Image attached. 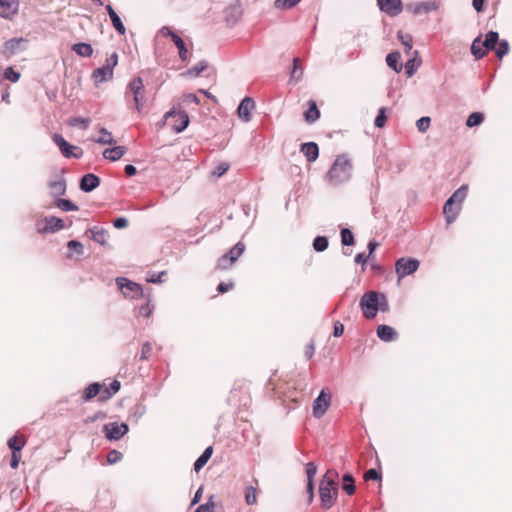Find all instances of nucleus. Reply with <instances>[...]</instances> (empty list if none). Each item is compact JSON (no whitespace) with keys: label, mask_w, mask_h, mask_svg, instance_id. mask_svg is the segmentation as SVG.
<instances>
[{"label":"nucleus","mask_w":512,"mask_h":512,"mask_svg":"<svg viewBox=\"0 0 512 512\" xmlns=\"http://www.w3.org/2000/svg\"><path fill=\"white\" fill-rule=\"evenodd\" d=\"M337 478L338 472L334 469H328L320 481L319 497L321 508L324 510L331 509L337 499L339 488Z\"/></svg>","instance_id":"1"},{"label":"nucleus","mask_w":512,"mask_h":512,"mask_svg":"<svg viewBox=\"0 0 512 512\" xmlns=\"http://www.w3.org/2000/svg\"><path fill=\"white\" fill-rule=\"evenodd\" d=\"M352 163L347 154H341L336 157L331 168L327 172L326 178L332 185H339L351 178Z\"/></svg>","instance_id":"2"},{"label":"nucleus","mask_w":512,"mask_h":512,"mask_svg":"<svg viewBox=\"0 0 512 512\" xmlns=\"http://www.w3.org/2000/svg\"><path fill=\"white\" fill-rule=\"evenodd\" d=\"M359 306L366 319H373L379 311V293L369 291L364 293L359 301Z\"/></svg>","instance_id":"3"},{"label":"nucleus","mask_w":512,"mask_h":512,"mask_svg":"<svg viewBox=\"0 0 512 512\" xmlns=\"http://www.w3.org/2000/svg\"><path fill=\"white\" fill-rule=\"evenodd\" d=\"M164 118L177 133L184 131L189 124L188 114L183 110H176V108H172L170 111L166 112Z\"/></svg>","instance_id":"4"},{"label":"nucleus","mask_w":512,"mask_h":512,"mask_svg":"<svg viewBox=\"0 0 512 512\" xmlns=\"http://www.w3.org/2000/svg\"><path fill=\"white\" fill-rule=\"evenodd\" d=\"M245 245L242 242L235 244L227 253L222 255L217 261V268L226 270L243 254Z\"/></svg>","instance_id":"5"},{"label":"nucleus","mask_w":512,"mask_h":512,"mask_svg":"<svg viewBox=\"0 0 512 512\" xmlns=\"http://www.w3.org/2000/svg\"><path fill=\"white\" fill-rule=\"evenodd\" d=\"M27 39L23 37H15L6 41L0 48V54L6 59L24 51L27 46Z\"/></svg>","instance_id":"6"},{"label":"nucleus","mask_w":512,"mask_h":512,"mask_svg":"<svg viewBox=\"0 0 512 512\" xmlns=\"http://www.w3.org/2000/svg\"><path fill=\"white\" fill-rule=\"evenodd\" d=\"M420 262L415 258L402 257L395 263V272L400 281L404 277L413 274L419 268Z\"/></svg>","instance_id":"7"},{"label":"nucleus","mask_w":512,"mask_h":512,"mask_svg":"<svg viewBox=\"0 0 512 512\" xmlns=\"http://www.w3.org/2000/svg\"><path fill=\"white\" fill-rule=\"evenodd\" d=\"M54 143L59 147L62 155L66 158L79 159L83 155L81 148L69 144L62 135L55 133L52 137Z\"/></svg>","instance_id":"8"},{"label":"nucleus","mask_w":512,"mask_h":512,"mask_svg":"<svg viewBox=\"0 0 512 512\" xmlns=\"http://www.w3.org/2000/svg\"><path fill=\"white\" fill-rule=\"evenodd\" d=\"M128 431L129 426L126 423L110 422L103 426V432L109 441L121 439Z\"/></svg>","instance_id":"9"},{"label":"nucleus","mask_w":512,"mask_h":512,"mask_svg":"<svg viewBox=\"0 0 512 512\" xmlns=\"http://www.w3.org/2000/svg\"><path fill=\"white\" fill-rule=\"evenodd\" d=\"M116 283L126 297L136 298L143 294L142 287L138 283L130 281L127 278L118 277L116 279Z\"/></svg>","instance_id":"10"},{"label":"nucleus","mask_w":512,"mask_h":512,"mask_svg":"<svg viewBox=\"0 0 512 512\" xmlns=\"http://www.w3.org/2000/svg\"><path fill=\"white\" fill-rule=\"evenodd\" d=\"M129 88L133 93L134 102L136 109L141 111L146 99H145V87L141 77L134 78L129 83Z\"/></svg>","instance_id":"11"},{"label":"nucleus","mask_w":512,"mask_h":512,"mask_svg":"<svg viewBox=\"0 0 512 512\" xmlns=\"http://www.w3.org/2000/svg\"><path fill=\"white\" fill-rule=\"evenodd\" d=\"M330 403L331 394L327 393L326 390L323 389L313 402V416L315 418H321L328 410Z\"/></svg>","instance_id":"12"},{"label":"nucleus","mask_w":512,"mask_h":512,"mask_svg":"<svg viewBox=\"0 0 512 512\" xmlns=\"http://www.w3.org/2000/svg\"><path fill=\"white\" fill-rule=\"evenodd\" d=\"M43 223L44 226L37 224V231L40 234L56 233L65 228L63 220L55 216H46Z\"/></svg>","instance_id":"13"},{"label":"nucleus","mask_w":512,"mask_h":512,"mask_svg":"<svg viewBox=\"0 0 512 512\" xmlns=\"http://www.w3.org/2000/svg\"><path fill=\"white\" fill-rule=\"evenodd\" d=\"M377 2L380 10L391 17L399 15L403 10L401 0H377Z\"/></svg>","instance_id":"14"},{"label":"nucleus","mask_w":512,"mask_h":512,"mask_svg":"<svg viewBox=\"0 0 512 512\" xmlns=\"http://www.w3.org/2000/svg\"><path fill=\"white\" fill-rule=\"evenodd\" d=\"M99 185H100V178L93 173L85 174L84 176L81 177L80 182H79L80 189L85 193L92 192Z\"/></svg>","instance_id":"15"},{"label":"nucleus","mask_w":512,"mask_h":512,"mask_svg":"<svg viewBox=\"0 0 512 512\" xmlns=\"http://www.w3.org/2000/svg\"><path fill=\"white\" fill-rule=\"evenodd\" d=\"M255 107V102L250 97H245L239 104L237 108V113L240 118H242L245 122L251 120V111Z\"/></svg>","instance_id":"16"},{"label":"nucleus","mask_w":512,"mask_h":512,"mask_svg":"<svg viewBox=\"0 0 512 512\" xmlns=\"http://www.w3.org/2000/svg\"><path fill=\"white\" fill-rule=\"evenodd\" d=\"M18 7L16 0H0V16L10 19L17 14Z\"/></svg>","instance_id":"17"},{"label":"nucleus","mask_w":512,"mask_h":512,"mask_svg":"<svg viewBox=\"0 0 512 512\" xmlns=\"http://www.w3.org/2000/svg\"><path fill=\"white\" fill-rule=\"evenodd\" d=\"M317 473V466L313 462H308L306 464V475H307V492H308V502H312L314 498V483L313 479Z\"/></svg>","instance_id":"18"},{"label":"nucleus","mask_w":512,"mask_h":512,"mask_svg":"<svg viewBox=\"0 0 512 512\" xmlns=\"http://www.w3.org/2000/svg\"><path fill=\"white\" fill-rule=\"evenodd\" d=\"M300 151L308 162H314L319 156V147L315 142H306L301 145Z\"/></svg>","instance_id":"19"},{"label":"nucleus","mask_w":512,"mask_h":512,"mask_svg":"<svg viewBox=\"0 0 512 512\" xmlns=\"http://www.w3.org/2000/svg\"><path fill=\"white\" fill-rule=\"evenodd\" d=\"M377 336L384 342H391L397 339V332L393 327L381 324L377 327Z\"/></svg>","instance_id":"20"},{"label":"nucleus","mask_w":512,"mask_h":512,"mask_svg":"<svg viewBox=\"0 0 512 512\" xmlns=\"http://www.w3.org/2000/svg\"><path fill=\"white\" fill-rule=\"evenodd\" d=\"M438 7H439V5L435 1H424V2L415 3L413 6H411L410 9L413 12V14L419 15V14L435 11L438 9Z\"/></svg>","instance_id":"21"},{"label":"nucleus","mask_w":512,"mask_h":512,"mask_svg":"<svg viewBox=\"0 0 512 512\" xmlns=\"http://www.w3.org/2000/svg\"><path fill=\"white\" fill-rule=\"evenodd\" d=\"M467 193L468 185L463 184L448 198V204H454L461 208L463 201L467 197Z\"/></svg>","instance_id":"22"},{"label":"nucleus","mask_w":512,"mask_h":512,"mask_svg":"<svg viewBox=\"0 0 512 512\" xmlns=\"http://www.w3.org/2000/svg\"><path fill=\"white\" fill-rule=\"evenodd\" d=\"M92 78L94 79L95 83L106 82L113 78V71H110L106 67L102 66L93 71Z\"/></svg>","instance_id":"23"},{"label":"nucleus","mask_w":512,"mask_h":512,"mask_svg":"<svg viewBox=\"0 0 512 512\" xmlns=\"http://www.w3.org/2000/svg\"><path fill=\"white\" fill-rule=\"evenodd\" d=\"M126 153L124 146H115L113 148H107L103 151V157L110 161L119 160Z\"/></svg>","instance_id":"24"},{"label":"nucleus","mask_w":512,"mask_h":512,"mask_svg":"<svg viewBox=\"0 0 512 512\" xmlns=\"http://www.w3.org/2000/svg\"><path fill=\"white\" fill-rule=\"evenodd\" d=\"M207 67L208 62L206 60H201L196 65L186 70L182 75L189 78H196L199 77L201 73L207 69Z\"/></svg>","instance_id":"25"},{"label":"nucleus","mask_w":512,"mask_h":512,"mask_svg":"<svg viewBox=\"0 0 512 512\" xmlns=\"http://www.w3.org/2000/svg\"><path fill=\"white\" fill-rule=\"evenodd\" d=\"M461 208L454 205V204H448V201L445 202L443 207V212L446 218V221L448 224H451L454 222L460 212Z\"/></svg>","instance_id":"26"},{"label":"nucleus","mask_w":512,"mask_h":512,"mask_svg":"<svg viewBox=\"0 0 512 512\" xmlns=\"http://www.w3.org/2000/svg\"><path fill=\"white\" fill-rule=\"evenodd\" d=\"M67 248L69 250L68 254H67V258H69V259H72L74 257V255H77V257H80L84 253L83 244L77 240H70L67 243Z\"/></svg>","instance_id":"27"},{"label":"nucleus","mask_w":512,"mask_h":512,"mask_svg":"<svg viewBox=\"0 0 512 512\" xmlns=\"http://www.w3.org/2000/svg\"><path fill=\"white\" fill-rule=\"evenodd\" d=\"M50 193L53 197H59L66 192V182L64 179L49 182Z\"/></svg>","instance_id":"28"},{"label":"nucleus","mask_w":512,"mask_h":512,"mask_svg":"<svg viewBox=\"0 0 512 512\" xmlns=\"http://www.w3.org/2000/svg\"><path fill=\"white\" fill-rule=\"evenodd\" d=\"M213 453V447L209 446L207 447L204 452L197 458V460L194 462V470L195 472H199L208 462V460L211 458Z\"/></svg>","instance_id":"29"},{"label":"nucleus","mask_w":512,"mask_h":512,"mask_svg":"<svg viewBox=\"0 0 512 512\" xmlns=\"http://www.w3.org/2000/svg\"><path fill=\"white\" fill-rule=\"evenodd\" d=\"M71 49L77 55L82 57H90L93 54V48L91 44L85 42L76 43L72 46Z\"/></svg>","instance_id":"30"},{"label":"nucleus","mask_w":512,"mask_h":512,"mask_svg":"<svg viewBox=\"0 0 512 512\" xmlns=\"http://www.w3.org/2000/svg\"><path fill=\"white\" fill-rule=\"evenodd\" d=\"M498 42H499V34H498V32H496V31H489L486 34V38L483 41L482 46H484V48L486 49V52H487V51L495 49V47L498 44Z\"/></svg>","instance_id":"31"},{"label":"nucleus","mask_w":512,"mask_h":512,"mask_svg":"<svg viewBox=\"0 0 512 512\" xmlns=\"http://www.w3.org/2000/svg\"><path fill=\"white\" fill-rule=\"evenodd\" d=\"M481 36L476 37L471 45V53L476 59H481L486 55V49L482 46Z\"/></svg>","instance_id":"32"},{"label":"nucleus","mask_w":512,"mask_h":512,"mask_svg":"<svg viewBox=\"0 0 512 512\" xmlns=\"http://www.w3.org/2000/svg\"><path fill=\"white\" fill-rule=\"evenodd\" d=\"M303 73H304V69L300 65V59L297 57L294 58L292 71L290 74V81H293L295 83L299 82L302 79Z\"/></svg>","instance_id":"33"},{"label":"nucleus","mask_w":512,"mask_h":512,"mask_svg":"<svg viewBox=\"0 0 512 512\" xmlns=\"http://www.w3.org/2000/svg\"><path fill=\"white\" fill-rule=\"evenodd\" d=\"M342 480H343L342 490L347 495H353L356 490V486H355V482H354V478H353L352 474H350V473L344 474L342 477Z\"/></svg>","instance_id":"34"},{"label":"nucleus","mask_w":512,"mask_h":512,"mask_svg":"<svg viewBox=\"0 0 512 512\" xmlns=\"http://www.w3.org/2000/svg\"><path fill=\"white\" fill-rule=\"evenodd\" d=\"M102 385L98 382L91 383L88 385V387L85 389L84 394L82 396V399L84 401H89L95 396H97L101 391Z\"/></svg>","instance_id":"35"},{"label":"nucleus","mask_w":512,"mask_h":512,"mask_svg":"<svg viewBox=\"0 0 512 512\" xmlns=\"http://www.w3.org/2000/svg\"><path fill=\"white\" fill-rule=\"evenodd\" d=\"M400 58L401 55L399 52H391L386 56V63L395 72H400L402 70V65L399 64Z\"/></svg>","instance_id":"36"},{"label":"nucleus","mask_w":512,"mask_h":512,"mask_svg":"<svg viewBox=\"0 0 512 512\" xmlns=\"http://www.w3.org/2000/svg\"><path fill=\"white\" fill-rule=\"evenodd\" d=\"M89 232L92 234V239L99 243L100 245H105L107 242L108 232L105 229H99L97 227H93L89 229Z\"/></svg>","instance_id":"37"},{"label":"nucleus","mask_w":512,"mask_h":512,"mask_svg":"<svg viewBox=\"0 0 512 512\" xmlns=\"http://www.w3.org/2000/svg\"><path fill=\"white\" fill-rule=\"evenodd\" d=\"M54 204L57 208L65 212L77 211L79 209L78 206L69 199L57 198Z\"/></svg>","instance_id":"38"},{"label":"nucleus","mask_w":512,"mask_h":512,"mask_svg":"<svg viewBox=\"0 0 512 512\" xmlns=\"http://www.w3.org/2000/svg\"><path fill=\"white\" fill-rule=\"evenodd\" d=\"M173 42L178 49L179 58L181 61L186 62L189 57V52L185 46V42L180 36H174Z\"/></svg>","instance_id":"39"},{"label":"nucleus","mask_w":512,"mask_h":512,"mask_svg":"<svg viewBox=\"0 0 512 512\" xmlns=\"http://www.w3.org/2000/svg\"><path fill=\"white\" fill-rule=\"evenodd\" d=\"M397 38L404 46V50L406 54H409L413 47V38L412 35L408 33H404L402 31H398Z\"/></svg>","instance_id":"40"},{"label":"nucleus","mask_w":512,"mask_h":512,"mask_svg":"<svg viewBox=\"0 0 512 512\" xmlns=\"http://www.w3.org/2000/svg\"><path fill=\"white\" fill-rule=\"evenodd\" d=\"M305 120L308 123H314L318 118L320 117V111L317 108V105L315 102L311 101V105L309 109L304 114Z\"/></svg>","instance_id":"41"},{"label":"nucleus","mask_w":512,"mask_h":512,"mask_svg":"<svg viewBox=\"0 0 512 512\" xmlns=\"http://www.w3.org/2000/svg\"><path fill=\"white\" fill-rule=\"evenodd\" d=\"M120 382L117 381V380H114L110 383L109 387L107 389H105L101 395H100V398L102 400H106V399H109L110 397H112L114 394H116L119 389H120Z\"/></svg>","instance_id":"42"},{"label":"nucleus","mask_w":512,"mask_h":512,"mask_svg":"<svg viewBox=\"0 0 512 512\" xmlns=\"http://www.w3.org/2000/svg\"><path fill=\"white\" fill-rule=\"evenodd\" d=\"M245 502L247 505H254L257 502V491L252 485L245 487L244 490Z\"/></svg>","instance_id":"43"},{"label":"nucleus","mask_w":512,"mask_h":512,"mask_svg":"<svg viewBox=\"0 0 512 512\" xmlns=\"http://www.w3.org/2000/svg\"><path fill=\"white\" fill-rule=\"evenodd\" d=\"M312 245L316 252H323L328 248L329 241L326 236H317L314 238Z\"/></svg>","instance_id":"44"},{"label":"nucleus","mask_w":512,"mask_h":512,"mask_svg":"<svg viewBox=\"0 0 512 512\" xmlns=\"http://www.w3.org/2000/svg\"><path fill=\"white\" fill-rule=\"evenodd\" d=\"M100 133H101V136L94 140L96 143L103 144V145H106V144L112 145L115 143V140H114L112 134L109 131H107L105 128H101Z\"/></svg>","instance_id":"45"},{"label":"nucleus","mask_w":512,"mask_h":512,"mask_svg":"<svg viewBox=\"0 0 512 512\" xmlns=\"http://www.w3.org/2000/svg\"><path fill=\"white\" fill-rule=\"evenodd\" d=\"M484 121V114L481 112H473L469 115L466 125L470 128L480 125Z\"/></svg>","instance_id":"46"},{"label":"nucleus","mask_w":512,"mask_h":512,"mask_svg":"<svg viewBox=\"0 0 512 512\" xmlns=\"http://www.w3.org/2000/svg\"><path fill=\"white\" fill-rule=\"evenodd\" d=\"M25 445V441L22 438H17L16 436L10 438L8 440V446L12 450V452H20Z\"/></svg>","instance_id":"47"},{"label":"nucleus","mask_w":512,"mask_h":512,"mask_svg":"<svg viewBox=\"0 0 512 512\" xmlns=\"http://www.w3.org/2000/svg\"><path fill=\"white\" fill-rule=\"evenodd\" d=\"M341 242L344 246H351L354 244V235L348 228H343L341 230Z\"/></svg>","instance_id":"48"},{"label":"nucleus","mask_w":512,"mask_h":512,"mask_svg":"<svg viewBox=\"0 0 512 512\" xmlns=\"http://www.w3.org/2000/svg\"><path fill=\"white\" fill-rule=\"evenodd\" d=\"M509 52V43L507 40H501L498 42L497 47H495V53L498 58H503Z\"/></svg>","instance_id":"49"},{"label":"nucleus","mask_w":512,"mask_h":512,"mask_svg":"<svg viewBox=\"0 0 512 512\" xmlns=\"http://www.w3.org/2000/svg\"><path fill=\"white\" fill-rule=\"evenodd\" d=\"M301 0H275L274 6L277 9H291L297 5Z\"/></svg>","instance_id":"50"},{"label":"nucleus","mask_w":512,"mask_h":512,"mask_svg":"<svg viewBox=\"0 0 512 512\" xmlns=\"http://www.w3.org/2000/svg\"><path fill=\"white\" fill-rule=\"evenodd\" d=\"M110 19H111L112 25L115 28V30L120 35H124L126 33V28H125L124 24L122 23L119 15L116 13L115 15H112L110 17Z\"/></svg>","instance_id":"51"},{"label":"nucleus","mask_w":512,"mask_h":512,"mask_svg":"<svg viewBox=\"0 0 512 512\" xmlns=\"http://www.w3.org/2000/svg\"><path fill=\"white\" fill-rule=\"evenodd\" d=\"M20 78V73L15 71L12 67H7L3 74V79L16 83Z\"/></svg>","instance_id":"52"},{"label":"nucleus","mask_w":512,"mask_h":512,"mask_svg":"<svg viewBox=\"0 0 512 512\" xmlns=\"http://www.w3.org/2000/svg\"><path fill=\"white\" fill-rule=\"evenodd\" d=\"M69 124L71 126H81L83 129H87L90 124V119L83 117H74L70 119Z\"/></svg>","instance_id":"53"},{"label":"nucleus","mask_w":512,"mask_h":512,"mask_svg":"<svg viewBox=\"0 0 512 512\" xmlns=\"http://www.w3.org/2000/svg\"><path fill=\"white\" fill-rule=\"evenodd\" d=\"M430 117H421L420 119H418L416 121V127L418 129L419 132L421 133H424L428 130L429 126H430Z\"/></svg>","instance_id":"54"},{"label":"nucleus","mask_w":512,"mask_h":512,"mask_svg":"<svg viewBox=\"0 0 512 512\" xmlns=\"http://www.w3.org/2000/svg\"><path fill=\"white\" fill-rule=\"evenodd\" d=\"M419 65H420V62L416 65V61H415V59H414V58L409 59V60L405 63V73H406V75H407L408 77H411V76L415 73V71H416V69H417V67H418Z\"/></svg>","instance_id":"55"},{"label":"nucleus","mask_w":512,"mask_h":512,"mask_svg":"<svg viewBox=\"0 0 512 512\" xmlns=\"http://www.w3.org/2000/svg\"><path fill=\"white\" fill-rule=\"evenodd\" d=\"M229 169V165L225 162L219 163L211 172V174L215 177H221L224 175Z\"/></svg>","instance_id":"56"},{"label":"nucleus","mask_w":512,"mask_h":512,"mask_svg":"<svg viewBox=\"0 0 512 512\" xmlns=\"http://www.w3.org/2000/svg\"><path fill=\"white\" fill-rule=\"evenodd\" d=\"M166 271H161L159 273H151L147 277V281L150 283H162L164 282V277L166 276Z\"/></svg>","instance_id":"57"},{"label":"nucleus","mask_w":512,"mask_h":512,"mask_svg":"<svg viewBox=\"0 0 512 512\" xmlns=\"http://www.w3.org/2000/svg\"><path fill=\"white\" fill-rule=\"evenodd\" d=\"M123 455L117 450H111L107 454V462L109 464H115L122 459Z\"/></svg>","instance_id":"58"},{"label":"nucleus","mask_w":512,"mask_h":512,"mask_svg":"<svg viewBox=\"0 0 512 512\" xmlns=\"http://www.w3.org/2000/svg\"><path fill=\"white\" fill-rule=\"evenodd\" d=\"M118 63V54L116 52L112 53L105 61V64L103 65L110 71H113L114 67Z\"/></svg>","instance_id":"59"},{"label":"nucleus","mask_w":512,"mask_h":512,"mask_svg":"<svg viewBox=\"0 0 512 512\" xmlns=\"http://www.w3.org/2000/svg\"><path fill=\"white\" fill-rule=\"evenodd\" d=\"M215 507V503L213 501V497H210L209 500L196 508L194 512H211Z\"/></svg>","instance_id":"60"},{"label":"nucleus","mask_w":512,"mask_h":512,"mask_svg":"<svg viewBox=\"0 0 512 512\" xmlns=\"http://www.w3.org/2000/svg\"><path fill=\"white\" fill-rule=\"evenodd\" d=\"M387 117L385 115V108H381L375 118L374 124L378 128H382L386 123Z\"/></svg>","instance_id":"61"},{"label":"nucleus","mask_w":512,"mask_h":512,"mask_svg":"<svg viewBox=\"0 0 512 512\" xmlns=\"http://www.w3.org/2000/svg\"><path fill=\"white\" fill-rule=\"evenodd\" d=\"M152 353V344L150 342H145L142 345L140 360H147Z\"/></svg>","instance_id":"62"},{"label":"nucleus","mask_w":512,"mask_h":512,"mask_svg":"<svg viewBox=\"0 0 512 512\" xmlns=\"http://www.w3.org/2000/svg\"><path fill=\"white\" fill-rule=\"evenodd\" d=\"M153 306L147 301L145 304L141 305L139 308V315L144 317H150L153 312Z\"/></svg>","instance_id":"63"},{"label":"nucleus","mask_w":512,"mask_h":512,"mask_svg":"<svg viewBox=\"0 0 512 512\" xmlns=\"http://www.w3.org/2000/svg\"><path fill=\"white\" fill-rule=\"evenodd\" d=\"M380 478H381V474L374 468L367 470L364 474V479L367 481L368 480L376 481V480H379Z\"/></svg>","instance_id":"64"}]
</instances>
